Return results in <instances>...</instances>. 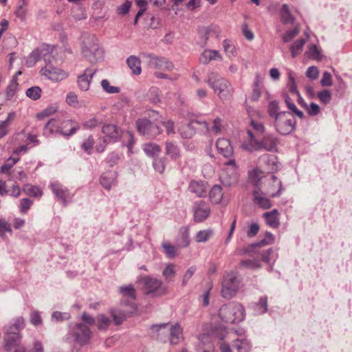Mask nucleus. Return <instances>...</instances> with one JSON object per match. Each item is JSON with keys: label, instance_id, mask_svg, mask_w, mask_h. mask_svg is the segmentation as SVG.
Here are the masks:
<instances>
[{"label": "nucleus", "instance_id": "nucleus-58", "mask_svg": "<svg viewBox=\"0 0 352 352\" xmlns=\"http://www.w3.org/2000/svg\"><path fill=\"white\" fill-rule=\"evenodd\" d=\"M317 96L319 100L324 104H329L332 98V94L331 91L326 89L319 91Z\"/></svg>", "mask_w": 352, "mask_h": 352}, {"label": "nucleus", "instance_id": "nucleus-57", "mask_svg": "<svg viewBox=\"0 0 352 352\" xmlns=\"http://www.w3.org/2000/svg\"><path fill=\"white\" fill-rule=\"evenodd\" d=\"M41 89L34 86L27 89L26 96L33 100H37L41 98Z\"/></svg>", "mask_w": 352, "mask_h": 352}, {"label": "nucleus", "instance_id": "nucleus-62", "mask_svg": "<svg viewBox=\"0 0 352 352\" xmlns=\"http://www.w3.org/2000/svg\"><path fill=\"white\" fill-rule=\"evenodd\" d=\"M222 129V120L217 117L212 122V126L210 127V132L214 135H218Z\"/></svg>", "mask_w": 352, "mask_h": 352}, {"label": "nucleus", "instance_id": "nucleus-27", "mask_svg": "<svg viewBox=\"0 0 352 352\" xmlns=\"http://www.w3.org/2000/svg\"><path fill=\"white\" fill-rule=\"evenodd\" d=\"M168 340L171 344H177L182 338V329L178 324L171 325L168 328Z\"/></svg>", "mask_w": 352, "mask_h": 352}, {"label": "nucleus", "instance_id": "nucleus-31", "mask_svg": "<svg viewBox=\"0 0 352 352\" xmlns=\"http://www.w3.org/2000/svg\"><path fill=\"white\" fill-rule=\"evenodd\" d=\"M126 62L134 75H140L141 74V61L138 56L131 55L126 58Z\"/></svg>", "mask_w": 352, "mask_h": 352}, {"label": "nucleus", "instance_id": "nucleus-55", "mask_svg": "<svg viewBox=\"0 0 352 352\" xmlns=\"http://www.w3.org/2000/svg\"><path fill=\"white\" fill-rule=\"evenodd\" d=\"M240 264L242 267L251 270L258 269L261 267L260 261L256 258L242 260Z\"/></svg>", "mask_w": 352, "mask_h": 352}, {"label": "nucleus", "instance_id": "nucleus-18", "mask_svg": "<svg viewBox=\"0 0 352 352\" xmlns=\"http://www.w3.org/2000/svg\"><path fill=\"white\" fill-rule=\"evenodd\" d=\"M99 45L98 40L94 34L86 33L82 36L81 52L84 56H89V50Z\"/></svg>", "mask_w": 352, "mask_h": 352}, {"label": "nucleus", "instance_id": "nucleus-21", "mask_svg": "<svg viewBox=\"0 0 352 352\" xmlns=\"http://www.w3.org/2000/svg\"><path fill=\"white\" fill-rule=\"evenodd\" d=\"M208 183L205 181L192 180L189 183L188 190L199 197H204L206 195Z\"/></svg>", "mask_w": 352, "mask_h": 352}, {"label": "nucleus", "instance_id": "nucleus-46", "mask_svg": "<svg viewBox=\"0 0 352 352\" xmlns=\"http://www.w3.org/2000/svg\"><path fill=\"white\" fill-rule=\"evenodd\" d=\"M19 84L16 76H13L9 85L6 88V96L7 100H11L18 90Z\"/></svg>", "mask_w": 352, "mask_h": 352}, {"label": "nucleus", "instance_id": "nucleus-32", "mask_svg": "<svg viewBox=\"0 0 352 352\" xmlns=\"http://www.w3.org/2000/svg\"><path fill=\"white\" fill-rule=\"evenodd\" d=\"M280 21L283 24H294L295 17L291 14L289 8L287 4H283L279 11Z\"/></svg>", "mask_w": 352, "mask_h": 352}, {"label": "nucleus", "instance_id": "nucleus-7", "mask_svg": "<svg viewBox=\"0 0 352 352\" xmlns=\"http://www.w3.org/2000/svg\"><path fill=\"white\" fill-rule=\"evenodd\" d=\"M121 308L111 309L110 314L116 325H120L128 317L132 316L137 311L135 302L131 301H121Z\"/></svg>", "mask_w": 352, "mask_h": 352}, {"label": "nucleus", "instance_id": "nucleus-39", "mask_svg": "<svg viewBox=\"0 0 352 352\" xmlns=\"http://www.w3.org/2000/svg\"><path fill=\"white\" fill-rule=\"evenodd\" d=\"M261 161L266 164L267 169L269 171H275L278 168V165L276 162V157L274 155L265 154L262 156Z\"/></svg>", "mask_w": 352, "mask_h": 352}, {"label": "nucleus", "instance_id": "nucleus-8", "mask_svg": "<svg viewBox=\"0 0 352 352\" xmlns=\"http://www.w3.org/2000/svg\"><path fill=\"white\" fill-rule=\"evenodd\" d=\"M239 288V280L236 272H230L225 274L222 283V296L226 299L232 298L235 296Z\"/></svg>", "mask_w": 352, "mask_h": 352}, {"label": "nucleus", "instance_id": "nucleus-64", "mask_svg": "<svg viewBox=\"0 0 352 352\" xmlns=\"http://www.w3.org/2000/svg\"><path fill=\"white\" fill-rule=\"evenodd\" d=\"M94 140L92 135H89L82 144V148L89 155L91 153Z\"/></svg>", "mask_w": 352, "mask_h": 352}, {"label": "nucleus", "instance_id": "nucleus-52", "mask_svg": "<svg viewBox=\"0 0 352 352\" xmlns=\"http://www.w3.org/2000/svg\"><path fill=\"white\" fill-rule=\"evenodd\" d=\"M23 191L28 195L34 196V197H40L43 194V192L39 187H38L36 186H32L29 184L24 185Z\"/></svg>", "mask_w": 352, "mask_h": 352}, {"label": "nucleus", "instance_id": "nucleus-56", "mask_svg": "<svg viewBox=\"0 0 352 352\" xmlns=\"http://www.w3.org/2000/svg\"><path fill=\"white\" fill-rule=\"evenodd\" d=\"M101 86L107 94H118L120 91V87L110 85L109 81L107 79H103L101 81Z\"/></svg>", "mask_w": 352, "mask_h": 352}, {"label": "nucleus", "instance_id": "nucleus-6", "mask_svg": "<svg viewBox=\"0 0 352 352\" xmlns=\"http://www.w3.org/2000/svg\"><path fill=\"white\" fill-rule=\"evenodd\" d=\"M276 131L282 135H287L296 130V120L289 111H283L274 121Z\"/></svg>", "mask_w": 352, "mask_h": 352}, {"label": "nucleus", "instance_id": "nucleus-48", "mask_svg": "<svg viewBox=\"0 0 352 352\" xmlns=\"http://www.w3.org/2000/svg\"><path fill=\"white\" fill-rule=\"evenodd\" d=\"M97 327L100 331H106L111 323V319L104 314H99L96 318Z\"/></svg>", "mask_w": 352, "mask_h": 352}, {"label": "nucleus", "instance_id": "nucleus-29", "mask_svg": "<svg viewBox=\"0 0 352 352\" xmlns=\"http://www.w3.org/2000/svg\"><path fill=\"white\" fill-rule=\"evenodd\" d=\"M261 260L269 265L268 270H272V265L278 258L277 252L272 248H269L267 250H263L261 253Z\"/></svg>", "mask_w": 352, "mask_h": 352}, {"label": "nucleus", "instance_id": "nucleus-25", "mask_svg": "<svg viewBox=\"0 0 352 352\" xmlns=\"http://www.w3.org/2000/svg\"><path fill=\"white\" fill-rule=\"evenodd\" d=\"M100 184L107 190H110L117 183V174L109 171L102 174L100 178Z\"/></svg>", "mask_w": 352, "mask_h": 352}, {"label": "nucleus", "instance_id": "nucleus-15", "mask_svg": "<svg viewBox=\"0 0 352 352\" xmlns=\"http://www.w3.org/2000/svg\"><path fill=\"white\" fill-rule=\"evenodd\" d=\"M193 211L194 220L198 223L205 221L210 214V208L208 204L204 201L196 202Z\"/></svg>", "mask_w": 352, "mask_h": 352}, {"label": "nucleus", "instance_id": "nucleus-23", "mask_svg": "<svg viewBox=\"0 0 352 352\" xmlns=\"http://www.w3.org/2000/svg\"><path fill=\"white\" fill-rule=\"evenodd\" d=\"M223 57L218 50L206 49L199 56V63L208 65L212 60H222Z\"/></svg>", "mask_w": 352, "mask_h": 352}, {"label": "nucleus", "instance_id": "nucleus-10", "mask_svg": "<svg viewBox=\"0 0 352 352\" xmlns=\"http://www.w3.org/2000/svg\"><path fill=\"white\" fill-rule=\"evenodd\" d=\"M225 166L226 167L220 175V181L223 186L230 187L236 184L238 181L236 161L230 160L225 163Z\"/></svg>", "mask_w": 352, "mask_h": 352}, {"label": "nucleus", "instance_id": "nucleus-9", "mask_svg": "<svg viewBox=\"0 0 352 352\" xmlns=\"http://www.w3.org/2000/svg\"><path fill=\"white\" fill-rule=\"evenodd\" d=\"M144 285V293L146 295H152L153 296H159L164 295L166 292V288L164 285L163 282L150 276L142 278Z\"/></svg>", "mask_w": 352, "mask_h": 352}, {"label": "nucleus", "instance_id": "nucleus-3", "mask_svg": "<svg viewBox=\"0 0 352 352\" xmlns=\"http://www.w3.org/2000/svg\"><path fill=\"white\" fill-rule=\"evenodd\" d=\"M206 82L213 90L221 100L229 99L232 95L231 84L217 72L208 74Z\"/></svg>", "mask_w": 352, "mask_h": 352}, {"label": "nucleus", "instance_id": "nucleus-26", "mask_svg": "<svg viewBox=\"0 0 352 352\" xmlns=\"http://www.w3.org/2000/svg\"><path fill=\"white\" fill-rule=\"evenodd\" d=\"M119 292L122 296L121 301H131L135 302L136 292L132 285H122L119 288Z\"/></svg>", "mask_w": 352, "mask_h": 352}, {"label": "nucleus", "instance_id": "nucleus-42", "mask_svg": "<svg viewBox=\"0 0 352 352\" xmlns=\"http://www.w3.org/2000/svg\"><path fill=\"white\" fill-rule=\"evenodd\" d=\"M177 244L179 247L185 248L189 245V230L185 227L181 228L177 238Z\"/></svg>", "mask_w": 352, "mask_h": 352}, {"label": "nucleus", "instance_id": "nucleus-19", "mask_svg": "<svg viewBox=\"0 0 352 352\" xmlns=\"http://www.w3.org/2000/svg\"><path fill=\"white\" fill-rule=\"evenodd\" d=\"M169 325L167 323L154 324L151 326L152 336L155 339L166 342L168 337Z\"/></svg>", "mask_w": 352, "mask_h": 352}, {"label": "nucleus", "instance_id": "nucleus-36", "mask_svg": "<svg viewBox=\"0 0 352 352\" xmlns=\"http://www.w3.org/2000/svg\"><path fill=\"white\" fill-rule=\"evenodd\" d=\"M267 297L261 296L258 302H255L253 305V309L256 314L261 315L267 311Z\"/></svg>", "mask_w": 352, "mask_h": 352}, {"label": "nucleus", "instance_id": "nucleus-51", "mask_svg": "<svg viewBox=\"0 0 352 352\" xmlns=\"http://www.w3.org/2000/svg\"><path fill=\"white\" fill-rule=\"evenodd\" d=\"M166 157H155L153 161V166L155 171L162 174L164 173L166 167Z\"/></svg>", "mask_w": 352, "mask_h": 352}, {"label": "nucleus", "instance_id": "nucleus-11", "mask_svg": "<svg viewBox=\"0 0 352 352\" xmlns=\"http://www.w3.org/2000/svg\"><path fill=\"white\" fill-rule=\"evenodd\" d=\"M135 125L138 133L146 138H155L162 132L157 125L146 118L138 119Z\"/></svg>", "mask_w": 352, "mask_h": 352}, {"label": "nucleus", "instance_id": "nucleus-63", "mask_svg": "<svg viewBox=\"0 0 352 352\" xmlns=\"http://www.w3.org/2000/svg\"><path fill=\"white\" fill-rule=\"evenodd\" d=\"M40 58L39 52L38 50H34L27 58L26 65L28 67H31L34 66L36 62L38 61Z\"/></svg>", "mask_w": 352, "mask_h": 352}, {"label": "nucleus", "instance_id": "nucleus-37", "mask_svg": "<svg viewBox=\"0 0 352 352\" xmlns=\"http://www.w3.org/2000/svg\"><path fill=\"white\" fill-rule=\"evenodd\" d=\"M210 201L215 204H219L223 198L222 188L221 186L216 184L213 186L209 192Z\"/></svg>", "mask_w": 352, "mask_h": 352}, {"label": "nucleus", "instance_id": "nucleus-43", "mask_svg": "<svg viewBox=\"0 0 352 352\" xmlns=\"http://www.w3.org/2000/svg\"><path fill=\"white\" fill-rule=\"evenodd\" d=\"M283 111H280L279 104L276 100H272L269 102L267 107V113L269 116L274 119V121L276 120V117H278L280 113Z\"/></svg>", "mask_w": 352, "mask_h": 352}, {"label": "nucleus", "instance_id": "nucleus-17", "mask_svg": "<svg viewBox=\"0 0 352 352\" xmlns=\"http://www.w3.org/2000/svg\"><path fill=\"white\" fill-rule=\"evenodd\" d=\"M99 45L98 40L94 34L86 33L82 36L81 52L84 56H89V50Z\"/></svg>", "mask_w": 352, "mask_h": 352}, {"label": "nucleus", "instance_id": "nucleus-28", "mask_svg": "<svg viewBox=\"0 0 352 352\" xmlns=\"http://www.w3.org/2000/svg\"><path fill=\"white\" fill-rule=\"evenodd\" d=\"M254 196L253 201L263 209H268L271 207L270 200L262 196L260 189H254L252 190Z\"/></svg>", "mask_w": 352, "mask_h": 352}, {"label": "nucleus", "instance_id": "nucleus-61", "mask_svg": "<svg viewBox=\"0 0 352 352\" xmlns=\"http://www.w3.org/2000/svg\"><path fill=\"white\" fill-rule=\"evenodd\" d=\"M27 12V6H22L21 4L18 3L16 10L14 11V14L21 21H24L26 19Z\"/></svg>", "mask_w": 352, "mask_h": 352}, {"label": "nucleus", "instance_id": "nucleus-54", "mask_svg": "<svg viewBox=\"0 0 352 352\" xmlns=\"http://www.w3.org/2000/svg\"><path fill=\"white\" fill-rule=\"evenodd\" d=\"M261 180V172L257 169H254L249 173V182L254 186V189L258 188Z\"/></svg>", "mask_w": 352, "mask_h": 352}, {"label": "nucleus", "instance_id": "nucleus-13", "mask_svg": "<svg viewBox=\"0 0 352 352\" xmlns=\"http://www.w3.org/2000/svg\"><path fill=\"white\" fill-rule=\"evenodd\" d=\"M50 187L56 198L58 201H62L64 206H67V204L72 201L73 194L61 184L57 182H53L50 183Z\"/></svg>", "mask_w": 352, "mask_h": 352}, {"label": "nucleus", "instance_id": "nucleus-2", "mask_svg": "<svg viewBox=\"0 0 352 352\" xmlns=\"http://www.w3.org/2000/svg\"><path fill=\"white\" fill-rule=\"evenodd\" d=\"M79 129L78 123L74 120H63L58 124L56 118H51L43 127V135L47 138H55L58 135L70 137L75 134Z\"/></svg>", "mask_w": 352, "mask_h": 352}, {"label": "nucleus", "instance_id": "nucleus-12", "mask_svg": "<svg viewBox=\"0 0 352 352\" xmlns=\"http://www.w3.org/2000/svg\"><path fill=\"white\" fill-rule=\"evenodd\" d=\"M69 334L74 338L76 343L83 346L89 343L92 333L87 325L82 323H77L74 327H71Z\"/></svg>", "mask_w": 352, "mask_h": 352}, {"label": "nucleus", "instance_id": "nucleus-50", "mask_svg": "<svg viewBox=\"0 0 352 352\" xmlns=\"http://www.w3.org/2000/svg\"><path fill=\"white\" fill-rule=\"evenodd\" d=\"M58 109V105L51 104V105L47 107L45 109H44L41 112L38 113L36 114V118L38 120H41L45 117L52 116V115L54 114L56 112H57Z\"/></svg>", "mask_w": 352, "mask_h": 352}, {"label": "nucleus", "instance_id": "nucleus-59", "mask_svg": "<svg viewBox=\"0 0 352 352\" xmlns=\"http://www.w3.org/2000/svg\"><path fill=\"white\" fill-rule=\"evenodd\" d=\"M19 158H14L12 157H9L6 163L1 166L0 172L1 173H8L10 169L19 162Z\"/></svg>", "mask_w": 352, "mask_h": 352}, {"label": "nucleus", "instance_id": "nucleus-60", "mask_svg": "<svg viewBox=\"0 0 352 352\" xmlns=\"http://www.w3.org/2000/svg\"><path fill=\"white\" fill-rule=\"evenodd\" d=\"M223 47L224 52L226 53L228 56L230 57V56H235L236 50L230 40L225 39L223 41Z\"/></svg>", "mask_w": 352, "mask_h": 352}, {"label": "nucleus", "instance_id": "nucleus-22", "mask_svg": "<svg viewBox=\"0 0 352 352\" xmlns=\"http://www.w3.org/2000/svg\"><path fill=\"white\" fill-rule=\"evenodd\" d=\"M96 71H92L87 68L84 73L78 76L77 83L82 91H87L89 89L91 81Z\"/></svg>", "mask_w": 352, "mask_h": 352}, {"label": "nucleus", "instance_id": "nucleus-24", "mask_svg": "<svg viewBox=\"0 0 352 352\" xmlns=\"http://www.w3.org/2000/svg\"><path fill=\"white\" fill-rule=\"evenodd\" d=\"M102 132L110 140L116 142L121 136V130L116 124H105L102 128Z\"/></svg>", "mask_w": 352, "mask_h": 352}, {"label": "nucleus", "instance_id": "nucleus-1", "mask_svg": "<svg viewBox=\"0 0 352 352\" xmlns=\"http://www.w3.org/2000/svg\"><path fill=\"white\" fill-rule=\"evenodd\" d=\"M25 327V320L19 316L14 320L12 324L3 327L4 349L6 352H26L23 346L20 345V331ZM30 352H44L43 346L39 341H35L33 348Z\"/></svg>", "mask_w": 352, "mask_h": 352}, {"label": "nucleus", "instance_id": "nucleus-30", "mask_svg": "<svg viewBox=\"0 0 352 352\" xmlns=\"http://www.w3.org/2000/svg\"><path fill=\"white\" fill-rule=\"evenodd\" d=\"M195 121L191 120L186 124L180 126L178 131L182 138L190 139L196 133V129L194 126Z\"/></svg>", "mask_w": 352, "mask_h": 352}, {"label": "nucleus", "instance_id": "nucleus-45", "mask_svg": "<svg viewBox=\"0 0 352 352\" xmlns=\"http://www.w3.org/2000/svg\"><path fill=\"white\" fill-rule=\"evenodd\" d=\"M199 36L200 37L199 45L202 47H205L207 44L208 40L211 36L208 26H204L199 29Z\"/></svg>", "mask_w": 352, "mask_h": 352}, {"label": "nucleus", "instance_id": "nucleus-44", "mask_svg": "<svg viewBox=\"0 0 352 352\" xmlns=\"http://www.w3.org/2000/svg\"><path fill=\"white\" fill-rule=\"evenodd\" d=\"M176 265L173 263H168L166 265L162 272V275L166 282H170L173 280L176 275Z\"/></svg>", "mask_w": 352, "mask_h": 352}, {"label": "nucleus", "instance_id": "nucleus-14", "mask_svg": "<svg viewBox=\"0 0 352 352\" xmlns=\"http://www.w3.org/2000/svg\"><path fill=\"white\" fill-rule=\"evenodd\" d=\"M143 56L148 59L147 63L151 68L170 71L174 67L173 64L164 57L148 53L143 54Z\"/></svg>", "mask_w": 352, "mask_h": 352}, {"label": "nucleus", "instance_id": "nucleus-35", "mask_svg": "<svg viewBox=\"0 0 352 352\" xmlns=\"http://www.w3.org/2000/svg\"><path fill=\"white\" fill-rule=\"evenodd\" d=\"M277 214L278 210L276 209H274L271 212L264 213L263 216L265 218L266 223L268 226L274 228H277L279 226L280 222Z\"/></svg>", "mask_w": 352, "mask_h": 352}, {"label": "nucleus", "instance_id": "nucleus-20", "mask_svg": "<svg viewBox=\"0 0 352 352\" xmlns=\"http://www.w3.org/2000/svg\"><path fill=\"white\" fill-rule=\"evenodd\" d=\"M216 147L219 153L225 158L232 157L234 153L233 147L228 139L219 138L216 142Z\"/></svg>", "mask_w": 352, "mask_h": 352}, {"label": "nucleus", "instance_id": "nucleus-47", "mask_svg": "<svg viewBox=\"0 0 352 352\" xmlns=\"http://www.w3.org/2000/svg\"><path fill=\"white\" fill-rule=\"evenodd\" d=\"M233 346L238 352H249L251 349V344L247 339H237L234 342Z\"/></svg>", "mask_w": 352, "mask_h": 352}, {"label": "nucleus", "instance_id": "nucleus-34", "mask_svg": "<svg viewBox=\"0 0 352 352\" xmlns=\"http://www.w3.org/2000/svg\"><path fill=\"white\" fill-rule=\"evenodd\" d=\"M166 154L172 160H177L180 157V151L178 146L173 142H166Z\"/></svg>", "mask_w": 352, "mask_h": 352}, {"label": "nucleus", "instance_id": "nucleus-41", "mask_svg": "<svg viewBox=\"0 0 352 352\" xmlns=\"http://www.w3.org/2000/svg\"><path fill=\"white\" fill-rule=\"evenodd\" d=\"M273 241H274L273 234L270 232H267L265 233V238L263 240H261L259 243H252V244L250 245L249 246H248L247 248H245L243 250V252L244 253L250 252L254 248L261 246L263 245L272 243L273 242Z\"/></svg>", "mask_w": 352, "mask_h": 352}, {"label": "nucleus", "instance_id": "nucleus-49", "mask_svg": "<svg viewBox=\"0 0 352 352\" xmlns=\"http://www.w3.org/2000/svg\"><path fill=\"white\" fill-rule=\"evenodd\" d=\"M305 43V40L303 38H300V39L296 40L290 46L291 54L293 58L296 57L297 55H298L301 52Z\"/></svg>", "mask_w": 352, "mask_h": 352}, {"label": "nucleus", "instance_id": "nucleus-16", "mask_svg": "<svg viewBox=\"0 0 352 352\" xmlns=\"http://www.w3.org/2000/svg\"><path fill=\"white\" fill-rule=\"evenodd\" d=\"M41 72L42 75L53 81H60L68 76V74L65 71L52 65L43 68Z\"/></svg>", "mask_w": 352, "mask_h": 352}, {"label": "nucleus", "instance_id": "nucleus-53", "mask_svg": "<svg viewBox=\"0 0 352 352\" xmlns=\"http://www.w3.org/2000/svg\"><path fill=\"white\" fill-rule=\"evenodd\" d=\"M212 230H204L199 231L195 236V241L198 243L206 242L212 235Z\"/></svg>", "mask_w": 352, "mask_h": 352}, {"label": "nucleus", "instance_id": "nucleus-33", "mask_svg": "<svg viewBox=\"0 0 352 352\" xmlns=\"http://www.w3.org/2000/svg\"><path fill=\"white\" fill-rule=\"evenodd\" d=\"M89 51L90 52V56L84 57L91 63H96L103 59L104 51L102 48L100 47V45L96 47H94V48L89 50Z\"/></svg>", "mask_w": 352, "mask_h": 352}, {"label": "nucleus", "instance_id": "nucleus-38", "mask_svg": "<svg viewBox=\"0 0 352 352\" xmlns=\"http://www.w3.org/2000/svg\"><path fill=\"white\" fill-rule=\"evenodd\" d=\"M14 117L15 113L10 112L8 113L7 118L5 120L0 122V139L8 134V127L11 124Z\"/></svg>", "mask_w": 352, "mask_h": 352}, {"label": "nucleus", "instance_id": "nucleus-5", "mask_svg": "<svg viewBox=\"0 0 352 352\" xmlns=\"http://www.w3.org/2000/svg\"><path fill=\"white\" fill-rule=\"evenodd\" d=\"M219 315L224 322L238 323L244 319L245 309L241 304L230 302L219 309Z\"/></svg>", "mask_w": 352, "mask_h": 352}, {"label": "nucleus", "instance_id": "nucleus-40", "mask_svg": "<svg viewBox=\"0 0 352 352\" xmlns=\"http://www.w3.org/2000/svg\"><path fill=\"white\" fill-rule=\"evenodd\" d=\"M144 151L146 155L155 158L161 153V148L155 143H148L144 144Z\"/></svg>", "mask_w": 352, "mask_h": 352}, {"label": "nucleus", "instance_id": "nucleus-4", "mask_svg": "<svg viewBox=\"0 0 352 352\" xmlns=\"http://www.w3.org/2000/svg\"><path fill=\"white\" fill-rule=\"evenodd\" d=\"M248 139L250 142L249 146L243 144L244 149L248 150L250 152L254 151H266L274 152L277 150V145L278 143V138L272 134H267L263 138L258 140H257L253 133L250 131H248Z\"/></svg>", "mask_w": 352, "mask_h": 352}]
</instances>
